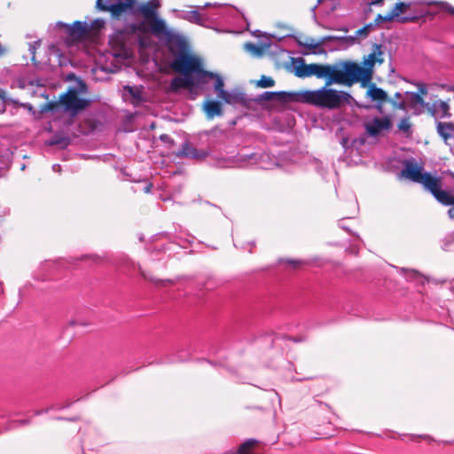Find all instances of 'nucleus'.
<instances>
[{"label":"nucleus","instance_id":"nucleus-10","mask_svg":"<svg viewBox=\"0 0 454 454\" xmlns=\"http://www.w3.org/2000/svg\"><path fill=\"white\" fill-rule=\"evenodd\" d=\"M68 35L67 43L72 51L74 46H77L82 50L85 47L84 39L89 33V28L86 23L75 21L72 27H67Z\"/></svg>","mask_w":454,"mask_h":454},{"label":"nucleus","instance_id":"nucleus-27","mask_svg":"<svg viewBox=\"0 0 454 454\" xmlns=\"http://www.w3.org/2000/svg\"><path fill=\"white\" fill-rule=\"evenodd\" d=\"M418 90H419V94L421 96V95H427V87L426 84L424 83H419L418 84Z\"/></svg>","mask_w":454,"mask_h":454},{"label":"nucleus","instance_id":"nucleus-32","mask_svg":"<svg viewBox=\"0 0 454 454\" xmlns=\"http://www.w3.org/2000/svg\"><path fill=\"white\" fill-rule=\"evenodd\" d=\"M151 188H152V184H147V185L145 187V189H144V190H145V192H150Z\"/></svg>","mask_w":454,"mask_h":454},{"label":"nucleus","instance_id":"nucleus-21","mask_svg":"<svg viewBox=\"0 0 454 454\" xmlns=\"http://www.w3.org/2000/svg\"><path fill=\"white\" fill-rule=\"evenodd\" d=\"M180 154L184 157L200 159L206 156L205 153H200L195 148L191 146L188 143H185L182 145V150Z\"/></svg>","mask_w":454,"mask_h":454},{"label":"nucleus","instance_id":"nucleus-35","mask_svg":"<svg viewBox=\"0 0 454 454\" xmlns=\"http://www.w3.org/2000/svg\"><path fill=\"white\" fill-rule=\"evenodd\" d=\"M290 263L294 264V266L299 263L297 261H290Z\"/></svg>","mask_w":454,"mask_h":454},{"label":"nucleus","instance_id":"nucleus-34","mask_svg":"<svg viewBox=\"0 0 454 454\" xmlns=\"http://www.w3.org/2000/svg\"><path fill=\"white\" fill-rule=\"evenodd\" d=\"M17 423L19 425H25L27 423V421L26 420H19V421H17Z\"/></svg>","mask_w":454,"mask_h":454},{"label":"nucleus","instance_id":"nucleus-9","mask_svg":"<svg viewBox=\"0 0 454 454\" xmlns=\"http://www.w3.org/2000/svg\"><path fill=\"white\" fill-rule=\"evenodd\" d=\"M411 3H397L395 6L392 9V11L387 13V15H381L379 14L375 21L379 24L385 21H393L396 20L400 23H407L410 21H415L416 17L415 16H407V15H402L406 12V11L411 7Z\"/></svg>","mask_w":454,"mask_h":454},{"label":"nucleus","instance_id":"nucleus-12","mask_svg":"<svg viewBox=\"0 0 454 454\" xmlns=\"http://www.w3.org/2000/svg\"><path fill=\"white\" fill-rule=\"evenodd\" d=\"M392 127V121L389 116L382 118L375 117L365 122V129L368 134L376 137L382 131L388 130Z\"/></svg>","mask_w":454,"mask_h":454},{"label":"nucleus","instance_id":"nucleus-38","mask_svg":"<svg viewBox=\"0 0 454 454\" xmlns=\"http://www.w3.org/2000/svg\"><path fill=\"white\" fill-rule=\"evenodd\" d=\"M366 30V27H364L363 29L359 30L358 33H363Z\"/></svg>","mask_w":454,"mask_h":454},{"label":"nucleus","instance_id":"nucleus-17","mask_svg":"<svg viewBox=\"0 0 454 454\" xmlns=\"http://www.w3.org/2000/svg\"><path fill=\"white\" fill-rule=\"evenodd\" d=\"M429 111L435 118H449L451 116L449 104L441 99L435 100L429 107Z\"/></svg>","mask_w":454,"mask_h":454},{"label":"nucleus","instance_id":"nucleus-16","mask_svg":"<svg viewBox=\"0 0 454 454\" xmlns=\"http://www.w3.org/2000/svg\"><path fill=\"white\" fill-rule=\"evenodd\" d=\"M197 84L199 83L193 75L184 74V76H177L172 79L170 82V89L174 91L183 88L192 90Z\"/></svg>","mask_w":454,"mask_h":454},{"label":"nucleus","instance_id":"nucleus-30","mask_svg":"<svg viewBox=\"0 0 454 454\" xmlns=\"http://www.w3.org/2000/svg\"><path fill=\"white\" fill-rule=\"evenodd\" d=\"M52 169H53V171H55V172H60V170H61V167H60V165H59V164H54V165L52 166Z\"/></svg>","mask_w":454,"mask_h":454},{"label":"nucleus","instance_id":"nucleus-29","mask_svg":"<svg viewBox=\"0 0 454 454\" xmlns=\"http://www.w3.org/2000/svg\"><path fill=\"white\" fill-rule=\"evenodd\" d=\"M444 8L451 14H454V7L450 6L447 3H442L441 4Z\"/></svg>","mask_w":454,"mask_h":454},{"label":"nucleus","instance_id":"nucleus-37","mask_svg":"<svg viewBox=\"0 0 454 454\" xmlns=\"http://www.w3.org/2000/svg\"><path fill=\"white\" fill-rule=\"evenodd\" d=\"M30 51H31V53L33 54V56L35 55V47L33 48H30Z\"/></svg>","mask_w":454,"mask_h":454},{"label":"nucleus","instance_id":"nucleus-25","mask_svg":"<svg viewBox=\"0 0 454 454\" xmlns=\"http://www.w3.org/2000/svg\"><path fill=\"white\" fill-rule=\"evenodd\" d=\"M398 129L405 133H409L411 131V123L409 121V119H402L398 124Z\"/></svg>","mask_w":454,"mask_h":454},{"label":"nucleus","instance_id":"nucleus-7","mask_svg":"<svg viewBox=\"0 0 454 454\" xmlns=\"http://www.w3.org/2000/svg\"><path fill=\"white\" fill-rule=\"evenodd\" d=\"M171 67L178 73L187 75L194 74L198 83H206L208 79H213L215 74L205 71L202 68L201 60L186 53L176 56L171 63Z\"/></svg>","mask_w":454,"mask_h":454},{"label":"nucleus","instance_id":"nucleus-2","mask_svg":"<svg viewBox=\"0 0 454 454\" xmlns=\"http://www.w3.org/2000/svg\"><path fill=\"white\" fill-rule=\"evenodd\" d=\"M384 62V51L380 44H374L372 51L364 59L363 67L354 61L340 62L342 83L351 87L360 82L363 86L369 84L372 78L373 68L376 64Z\"/></svg>","mask_w":454,"mask_h":454},{"label":"nucleus","instance_id":"nucleus-4","mask_svg":"<svg viewBox=\"0 0 454 454\" xmlns=\"http://www.w3.org/2000/svg\"><path fill=\"white\" fill-rule=\"evenodd\" d=\"M160 7V0H149L146 3L139 4L135 12L140 13L144 20L129 25L127 29L138 36L145 35L148 32H151L156 36H169L170 31L167 27L165 20L158 14Z\"/></svg>","mask_w":454,"mask_h":454},{"label":"nucleus","instance_id":"nucleus-23","mask_svg":"<svg viewBox=\"0 0 454 454\" xmlns=\"http://www.w3.org/2000/svg\"><path fill=\"white\" fill-rule=\"evenodd\" d=\"M260 167L264 169H270L272 168L274 166L277 165L275 160H270L269 154H262L260 156V161H259Z\"/></svg>","mask_w":454,"mask_h":454},{"label":"nucleus","instance_id":"nucleus-13","mask_svg":"<svg viewBox=\"0 0 454 454\" xmlns=\"http://www.w3.org/2000/svg\"><path fill=\"white\" fill-rule=\"evenodd\" d=\"M390 102L399 109H405L406 107H411L412 109L423 108L425 106L424 99L419 93L415 92H407L405 98L401 102H394L390 100Z\"/></svg>","mask_w":454,"mask_h":454},{"label":"nucleus","instance_id":"nucleus-31","mask_svg":"<svg viewBox=\"0 0 454 454\" xmlns=\"http://www.w3.org/2000/svg\"><path fill=\"white\" fill-rule=\"evenodd\" d=\"M383 3V0H373L371 4H373V5H379V4H381Z\"/></svg>","mask_w":454,"mask_h":454},{"label":"nucleus","instance_id":"nucleus-36","mask_svg":"<svg viewBox=\"0 0 454 454\" xmlns=\"http://www.w3.org/2000/svg\"><path fill=\"white\" fill-rule=\"evenodd\" d=\"M59 26H61V27H67L66 24L62 23V22H59L58 23Z\"/></svg>","mask_w":454,"mask_h":454},{"label":"nucleus","instance_id":"nucleus-20","mask_svg":"<svg viewBox=\"0 0 454 454\" xmlns=\"http://www.w3.org/2000/svg\"><path fill=\"white\" fill-rule=\"evenodd\" d=\"M123 90L124 96L127 97L129 95L133 104L137 105L143 101L142 88L125 86Z\"/></svg>","mask_w":454,"mask_h":454},{"label":"nucleus","instance_id":"nucleus-33","mask_svg":"<svg viewBox=\"0 0 454 454\" xmlns=\"http://www.w3.org/2000/svg\"><path fill=\"white\" fill-rule=\"evenodd\" d=\"M395 97V98L400 99L402 98V95H401V93L396 92Z\"/></svg>","mask_w":454,"mask_h":454},{"label":"nucleus","instance_id":"nucleus-6","mask_svg":"<svg viewBox=\"0 0 454 454\" xmlns=\"http://www.w3.org/2000/svg\"><path fill=\"white\" fill-rule=\"evenodd\" d=\"M192 10L179 11L174 9L172 12L176 17L187 20L200 26H207V21H217L225 15L223 6L218 4L207 3L204 6H190Z\"/></svg>","mask_w":454,"mask_h":454},{"label":"nucleus","instance_id":"nucleus-8","mask_svg":"<svg viewBox=\"0 0 454 454\" xmlns=\"http://www.w3.org/2000/svg\"><path fill=\"white\" fill-rule=\"evenodd\" d=\"M90 103V101L89 99L79 98L75 89L68 90L59 98V104L64 107V110L70 113L72 116L76 115L78 113L87 108Z\"/></svg>","mask_w":454,"mask_h":454},{"label":"nucleus","instance_id":"nucleus-26","mask_svg":"<svg viewBox=\"0 0 454 454\" xmlns=\"http://www.w3.org/2000/svg\"><path fill=\"white\" fill-rule=\"evenodd\" d=\"M113 4V0H97V7L101 11H107L108 8L106 6Z\"/></svg>","mask_w":454,"mask_h":454},{"label":"nucleus","instance_id":"nucleus-14","mask_svg":"<svg viewBox=\"0 0 454 454\" xmlns=\"http://www.w3.org/2000/svg\"><path fill=\"white\" fill-rule=\"evenodd\" d=\"M438 135L445 144L454 150V124L451 122L438 121L436 125Z\"/></svg>","mask_w":454,"mask_h":454},{"label":"nucleus","instance_id":"nucleus-24","mask_svg":"<svg viewBox=\"0 0 454 454\" xmlns=\"http://www.w3.org/2000/svg\"><path fill=\"white\" fill-rule=\"evenodd\" d=\"M275 82L271 77H268L262 75L261 79L257 82V85L261 88H270L274 86Z\"/></svg>","mask_w":454,"mask_h":454},{"label":"nucleus","instance_id":"nucleus-18","mask_svg":"<svg viewBox=\"0 0 454 454\" xmlns=\"http://www.w3.org/2000/svg\"><path fill=\"white\" fill-rule=\"evenodd\" d=\"M203 110L208 119H213L215 116H220L223 114L221 104L215 100L205 101L203 104Z\"/></svg>","mask_w":454,"mask_h":454},{"label":"nucleus","instance_id":"nucleus-39","mask_svg":"<svg viewBox=\"0 0 454 454\" xmlns=\"http://www.w3.org/2000/svg\"><path fill=\"white\" fill-rule=\"evenodd\" d=\"M378 109H379V111H380V113H382L381 106H380V104H379V106H378Z\"/></svg>","mask_w":454,"mask_h":454},{"label":"nucleus","instance_id":"nucleus-5","mask_svg":"<svg viewBox=\"0 0 454 454\" xmlns=\"http://www.w3.org/2000/svg\"><path fill=\"white\" fill-rule=\"evenodd\" d=\"M295 75L301 78L310 76H316L319 79L325 78L326 85H343L340 62L333 65L306 64L303 59H301L295 67Z\"/></svg>","mask_w":454,"mask_h":454},{"label":"nucleus","instance_id":"nucleus-28","mask_svg":"<svg viewBox=\"0 0 454 454\" xmlns=\"http://www.w3.org/2000/svg\"><path fill=\"white\" fill-rule=\"evenodd\" d=\"M406 272H407V278H409L411 279H416L417 278L420 277V275L413 270H407Z\"/></svg>","mask_w":454,"mask_h":454},{"label":"nucleus","instance_id":"nucleus-15","mask_svg":"<svg viewBox=\"0 0 454 454\" xmlns=\"http://www.w3.org/2000/svg\"><path fill=\"white\" fill-rule=\"evenodd\" d=\"M135 4L136 0H113V4L106 8L114 17H119L127 11L132 10Z\"/></svg>","mask_w":454,"mask_h":454},{"label":"nucleus","instance_id":"nucleus-3","mask_svg":"<svg viewBox=\"0 0 454 454\" xmlns=\"http://www.w3.org/2000/svg\"><path fill=\"white\" fill-rule=\"evenodd\" d=\"M299 102L305 103L320 109L336 110L351 105L352 96L344 90L330 88V85L314 90H302L296 94Z\"/></svg>","mask_w":454,"mask_h":454},{"label":"nucleus","instance_id":"nucleus-1","mask_svg":"<svg viewBox=\"0 0 454 454\" xmlns=\"http://www.w3.org/2000/svg\"><path fill=\"white\" fill-rule=\"evenodd\" d=\"M398 178H403L413 183L420 184L442 205L454 203V197H451L450 193L446 192V190L442 189V177L424 171L423 166L418 163L414 159L403 161V168L398 174Z\"/></svg>","mask_w":454,"mask_h":454},{"label":"nucleus","instance_id":"nucleus-11","mask_svg":"<svg viewBox=\"0 0 454 454\" xmlns=\"http://www.w3.org/2000/svg\"><path fill=\"white\" fill-rule=\"evenodd\" d=\"M213 79L215 80V90L218 98L229 105L242 103L245 100V95L238 90L227 91L223 89L224 83L223 78L215 74Z\"/></svg>","mask_w":454,"mask_h":454},{"label":"nucleus","instance_id":"nucleus-19","mask_svg":"<svg viewBox=\"0 0 454 454\" xmlns=\"http://www.w3.org/2000/svg\"><path fill=\"white\" fill-rule=\"evenodd\" d=\"M367 95L372 101H378L380 104L387 100V93L382 89L376 87L375 84L370 86Z\"/></svg>","mask_w":454,"mask_h":454},{"label":"nucleus","instance_id":"nucleus-22","mask_svg":"<svg viewBox=\"0 0 454 454\" xmlns=\"http://www.w3.org/2000/svg\"><path fill=\"white\" fill-rule=\"evenodd\" d=\"M325 43V39L321 41H316L313 38H306L304 42H300V44L310 51L315 52V50L321 47V45Z\"/></svg>","mask_w":454,"mask_h":454}]
</instances>
